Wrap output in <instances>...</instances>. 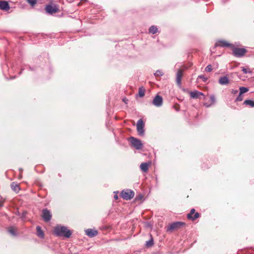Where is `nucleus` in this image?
<instances>
[{"instance_id":"obj_12","label":"nucleus","mask_w":254,"mask_h":254,"mask_svg":"<svg viewBox=\"0 0 254 254\" xmlns=\"http://www.w3.org/2000/svg\"><path fill=\"white\" fill-rule=\"evenodd\" d=\"M0 9L7 11L9 9V6L7 1H2L0 2Z\"/></svg>"},{"instance_id":"obj_13","label":"nucleus","mask_w":254,"mask_h":254,"mask_svg":"<svg viewBox=\"0 0 254 254\" xmlns=\"http://www.w3.org/2000/svg\"><path fill=\"white\" fill-rule=\"evenodd\" d=\"M195 213V210L194 209H192L190 210V213L188 214V217L190 219H192V220H194L197 218L199 217V214L196 212L194 214V216H193V214Z\"/></svg>"},{"instance_id":"obj_32","label":"nucleus","mask_w":254,"mask_h":254,"mask_svg":"<svg viewBox=\"0 0 254 254\" xmlns=\"http://www.w3.org/2000/svg\"><path fill=\"white\" fill-rule=\"evenodd\" d=\"M146 245L148 246H150L152 245V241H149L148 242H147Z\"/></svg>"},{"instance_id":"obj_4","label":"nucleus","mask_w":254,"mask_h":254,"mask_svg":"<svg viewBox=\"0 0 254 254\" xmlns=\"http://www.w3.org/2000/svg\"><path fill=\"white\" fill-rule=\"evenodd\" d=\"M129 141L132 145L136 148V149H140L142 148V144L140 140L131 137L129 138Z\"/></svg>"},{"instance_id":"obj_6","label":"nucleus","mask_w":254,"mask_h":254,"mask_svg":"<svg viewBox=\"0 0 254 254\" xmlns=\"http://www.w3.org/2000/svg\"><path fill=\"white\" fill-rule=\"evenodd\" d=\"M45 9L47 13L50 14L56 13L59 11V8L56 5H48L46 6Z\"/></svg>"},{"instance_id":"obj_20","label":"nucleus","mask_w":254,"mask_h":254,"mask_svg":"<svg viewBox=\"0 0 254 254\" xmlns=\"http://www.w3.org/2000/svg\"><path fill=\"white\" fill-rule=\"evenodd\" d=\"M11 187L12 189L16 192H18L19 190V186L14 183L11 184Z\"/></svg>"},{"instance_id":"obj_28","label":"nucleus","mask_w":254,"mask_h":254,"mask_svg":"<svg viewBox=\"0 0 254 254\" xmlns=\"http://www.w3.org/2000/svg\"><path fill=\"white\" fill-rule=\"evenodd\" d=\"M205 70L207 72H210L212 70V66L211 65H207L205 69Z\"/></svg>"},{"instance_id":"obj_24","label":"nucleus","mask_w":254,"mask_h":254,"mask_svg":"<svg viewBox=\"0 0 254 254\" xmlns=\"http://www.w3.org/2000/svg\"><path fill=\"white\" fill-rule=\"evenodd\" d=\"M16 229L14 227H10L8 229V232L12 235H15Z\"/></svg>"},{"instance_id":"obj_25","label":"nucleus","mask_w":254,"mask_h":254,"mask_svg":"<svg viewBox=\"0 0 254 254\" xmlns=\"http://www.w3.org/2000/svg\"><path fill=\"white\" fill-rule=\"evenodd\" d=\"M138 94L140 97H143L144 95V90L141 88H139Z\"/></svg>"},{"instance_id":"obj_1","label":"nucleus","mask_w":254,"mask_h":254,"mask_svg":"<svg viewBox=\"0 0 254 254\" xmlns=\"http://www.w3.org/2000/svg\"><path fill=\"white\" fill-rule=\"evenodd\" d=\"M54 232L58 236H64L66 237H69L71 234L70 231L67 228L60 226L55 227Z\"/></svg>"},{"instance_id":"obj_29","label":"nucleus","mask_w":254,"mask_h":254,"mask_svg":"<svg viewBox=\"0 0 254 254\" xmlns=\"http://www.w3.org/2000/svg\"><path fill=\"white\" fill-rule=\"evenodd\" d=\"M243 97L242 96V94H240L239 93V95L238 97L236 98V101H241L243 100Z\"/></svg>"},{"instance_id":"obj_3","label":"nucleus","mask_w":254,"mask_h":254,"mask_svg":"<svg viewBox=\"0 0 254 254\" xmlns=\"http://www.w3.org/2000/svg\"><path fill=\"white\" fill-rule=\"evenodd\" d=\"M134 192L130 190H124L121 192L122 197L126 200H129L134 196Z\"/></svg>"},{"instance_id":"obj_21","label":"nucleus","mask_w":254,"mask_h":254,"mask_svg":"<svg viewBox=\"0 0 254 254\" xmlns=\"http://www.w3.org/2000/svg\"><path fill=\"white\" fill-rule=\"evenodd\" d=\"M244 103L247 105H249L252 107H254V101L250 100H246L244 101Z\"/></svg>"},{"instance_id":"obj_27","label":"nucleus","mask_w":254,"mask_h":254,"mask_svg":"<svg viewBox=\"0 0 254 254\" xmlns=\"http://www.w3.org/2000/svg\"><path fill=\"white\" fill-rule=\"evenodd\" d=\"M163 72L161 70H157L155 73V75L156 76H160L163 75Z\"/></svg>"},{"instance_id":"obj_22","label":"nucleus","mask_w":254,"mask_h":254,"mask_svg":"<svg viewBox=\"0 0 254 254\" xmlns=\"http://www.w3.org/2000/svg\"><path fill=\"white\" fill-rule=\"evenodd\" d=\"M157 30H158V29H157V27L154 26H152L149 28V32L152 34L156 33L157 32Z\"/></svg>"},{"instance_id":"obj_11","label":"nucleus","mask_w":254,"mask_h":254,"mask_svg":"<svg viewBox=\"0 0 254 254\" xmlns=\"http://www.w3.org/2000/svg\"><path fill=\"white\" fill-rule=\"evenodd\" d=\"M216 46L221 47H231L232 48L233 45L225 41L221 40L218 41L216 43Z\"/></svg>"},{"instance_id":"obj_33","label":"nucleus","mask_w":254,"mask_h":254,"mask_svg":"<svg viewBox=\"0 0 254 254\" xmlns=\"http://www.w3.org/2000/svg\"><path fill=\"white\" fill-rule=\"evenodd\" d=\"M238 93V90H232V93L233 94H236Z\"/></svg>"},{"instance_id":"obj_31","label":"nucleus","mask_w":254,"mask_h":254,"mask_svg":"<svg viewBox=\"0 0 254 254\" xmlns=\"http://www.w3.org/2000/svg\"><path fill=\"white\" fill-rule=\"evenodd\" d=\"M198 78H200V79H202L203 81H206L207 80V78L204 77L202 75H200V76H198Z\"/></svg>"},{"instance_id":"obj_35","label":"nucleus","mask_w":254,"mask_h":254,"mask_svg":"<svg viewBox=\"0 0 254 254\" xmlns=\"http://www.w3.org/2000/svg\"><path fill=\"white\" fill-rule=\"evenodd\" d=\"M127 100H126V99H124V101L126 103H127Z\"/></svg>"},{"instance_id":"obj_15","label":"nucleus","mask_w":254,"mask_h":254,"mask_svg":"<svg viewBox=\"0 0 254 254\" xmlns=\"http://www.w3.org/2000/svg\"><path fill=\"white\" fill-rule=\"evenodd\" d=\"M182 75L183 70L179 69L177 73V82L178 84H181Z\"/></svg>"},{"instance_id":"obj_2","label":"nucleus","mask_w":254,"mask_h":254,"mask_svg":"<svg viewBox=\"0 0 254 254\" xmlns=\"http://www.w3.org/2000/svg\"><path fill=\"white\" fill-rule=\"evenodd\" d=\"M233 54L238 57L243 56L247 52V50L244 48H237L234 47L233 45L232 47Z\"/></svg>"},{"instance_id":"obj_5","label":"nucleus","mask_w":254,"mask_h":254,"mask_svg":"<svg viewBox=\"0 0 254 254\" xmlns=\"http://www.w3.org/2000/svg\"><path fill=\"white\" fill-rule=\"evenodd\" d=\"M144 126L142 120L139 119L137 123L136 127L138 133L140 135H143L144 134Z\"/></svg>"},{"instance_id":"obj_23","label":"nucleus","mask_w":254,"mask_h":254,"mask_svg":"<svg viewBox=\"0 0 254 254\" xmlns=\"http://www.w3.org/2000/svg\"><path fill=\"white\" fill-rule=\"evenodd\" d=\"M248 90H249L246 87H241L240 88V94H243L248 92Z\"/></svg>"},{"instance_id":"obj_7","label":"nucleus","mask_w":254,"mask_h":254,"mask_svg":"<svg viewBox=\"0 0 254 254\" xmlns=\"http://www.w3.org/2000/svg\"><path fill=\"white\" fill-rule=\"evenodd\" d=\"M184 223L181 222H177L174 223H172L170 226L168 227L167 231H172L173 230H175L177 228H180L183 226Z\"/></svg>"},{"instance_id":"obj_14","label":"nucleus","mask_w":254,"mask_h":254,"mask_svg":"<svg viewBox=\"0 0 254 254\" xmlns=\"http://www.w3.org/2000/svg\"><path fill=\"white\" fill-rule=\"evenodd\" d=\"M85 233L88 236L92 237L97 235V231L94 229H88L85 231Z\"/></svg>"},{"instance_id":"obj_30","label":"nucleus","mask_w":254,"mask_h":254,"mask_svg":"<svg viewBox=\"0 0 254 254\" xmlns=\"http://www.w3.org/2000/svg\"><path fill=\"white\" fill-rule=\"evenodd\" d=\"M242 70L245 73H251V71L249 68H246L243 67L242 68Z\"/></svg>"},{"instance_id":"obj_19","label":"nucleus","mask_w":254,"mask_h":254,"mask_svg":"<svg viewBox=\"0 0 254 254\" xmlns=\"http://www.w3.org/2000/svg\"><path fill=\"white\" fill-rule=\"evenodd\" d=\"M148 165L146 163H142L140 165V169H141L142 171H143L144 172L147 171L148 170Z\"/></svg>"},{"instance_id":"obj_10","label":"nucleus","mask_w":254,"mask_h":254,"mask_svg":"<svg viewBox=\"0 0 254 254\" xmlns=\"http://www.w3.org/2000/svg\"><path fill=\"white\" fill-rule=\"evenodd\" d=\"M162 98L159 95H157L153 101V104L156 106L159 107L162 105Z\"/></svg>"},{"instance_id":"obj_26","label":"nucleus","mask_w":254,"mask_h":254,"mask_svg":"<svg viewBox=\"0 0 254 254\" xmlns=\"http://www.w3.org/2000/svg\"><path fill=\"white\" fill-rule=\"evenodd\" d=\"M26 0L32 6H33L37 2L36 0Z\"/></svg>"},{"instance_id":"obj_18","label":"nucleus","mask_w":254,"mask_h":254,"mask_svg":"<svg viewBox=\"0 0 254 254\" xmlns=\"http://www.w3.org/2000/svg\"><path fill=\"white\" fill-rule=\"evenodd\" d=\"M37 235L40 238H43L44 234L43 231L41 230L40 227L37 226L36 227Z\"/></svg>"},{"instance_id":"obj_16","label":"nucleus","mask_w":254,"mask_h":254,"mask_svg":"<svg viewBox=\"0 0 254 254\" xmlns=\"http://www.w3.org/2000/svg\"><path fill=\"white\" fill-rule=\"evenodd\" d=\"M219 83L221 85L227 84L229 83V79L227 77H222L219 79Z\"/></svg>"},{"instance_id":"obj_17","label":"nucleus","mask_w":254,"mask_h":254,"mask_svg":"<svg viewBox=\"0 0 254 254\" xmlns=\"http://www.w3.org/2000/svg\"><path fill=\"white\" fill-rule=\"evenodd\" d=\"M215 102V98L213 96H211L210 98V100L208 102H205L204 105L206 107H209L211 105H213Z\"/></svg>"},{"instance_id":"obj_34","label":"nucleus","mask_w":254,"mask_h":254,"mask_svg":"<svg viewBox=\"0 0 254 254\" xmlns=\"http://www.w3.org/2000/svg\"><path fill=\"white\" fill-rule=\"evenodd\" d=\"M114 198L115 199H117L118 198V196L117 194H115L114 195Z\"/></svg>"},{"instance_id":"obj_9","label":"nucleus","mask_w":254,"mask_h":254,"mask_svg":"<svg viewBox=\"0 0 254 254\" xmlns=\"http://www.w3.org/2000/svg\"><path fill=\"white\" fill-rule=\"evenodd\" d=\"M42 216L45 221H48L51 219L52 215L49 210L47 209H44L43 210Z\"/></svg>"},{"instance_id":"obj_8","label":"nucleus","mask_w":254,"mask_h":254,"mask_svg":"<svg viewBox=\"0 0 254 254\" xmlns=\"http://www.w3.org/2000/svg\"><path fill=\"white\" fill-rule=\"evenodd\" d=\"M190 96L193 99H202L204 98V94L197 91H194L190 93Z\"/></svg>"}]
</instances>
